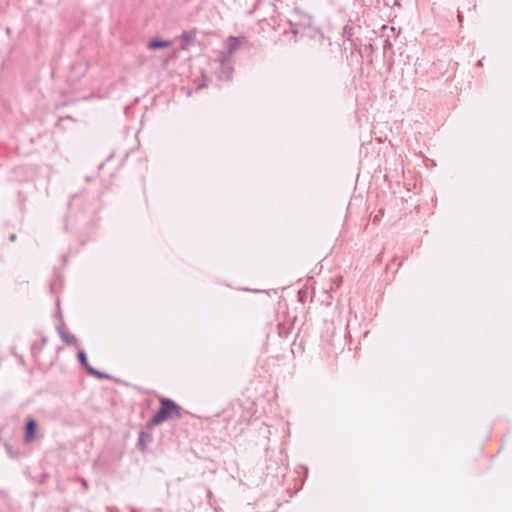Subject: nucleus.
Here are the masks:
<instances>
[{"label": "nucleus", "mask_w": 512, "mask_h": 512, "mask_svg": "<svg viewBox=\"0 0 512 512\" xmlns=\"http://www.w3.org/2000/svg\"><path fill=\"white\" fill-rule=\"evenodd\" d=\"M196 39V31L191 30L188 32H184L180 36V48L182 50H187L191 44L195 42Z\"/></svg>", "instance_id": "obj_2"}, {"label": "nucleus", "mask_w": 512, "mask_h": 512, "mask_svg": "<svg viewBox=\"0 0 512 512\" xmlns=\"http://www.w3.org/2000/svg\"><path fill=\"white\" fill-rule=\"evenodd\" d=\"M181 408L174 401L168 398L160 399V408L151 419V425H158L170 418L179 417Z\"/></svg>", "instance_id": "obj_1"}, {"label": "nucleus", "mask_w": 512, "mask_h": 512, "mask_svg": "<svg viewBox=\"0 0 512 512\" xmlns=\"http://www.w3.org/2000/svg\"><path fill=\"white\" fill-rule=\"evenodd\" d=\"M37 424L35 420L31 419L26 424L25 442L30 443L36 438Z\"/></svg>", "instance_id": "obj_3"}, {"label": "nucleus", "mask_w": 512, "mask_h": 512, "mask_svg": "<svg viewBox=\"0 0 512 512\" xmlns=\"http://www.w3.org/2000/svg\"><path fill=\"white\" fill-rule=\"evenodd\" d=\"M63 339L67 343H72L74 341V337L73 336H69V335H66V334H63Z\"/></svg>", "instance_id": "obj_7"}, {"label": "nucleus", "mask_w": 512, "mask_h": 512, "mask_svg": "<svg viewBox=\"0 0 512 512\" xmlns=\"http://www.w3.org/2000/svg\"><path fill=\"white\" fill-rule=\"evenodd\" d=\"M241 43H242V41L240 38L230 37L227 40V47L229 49V52H233L236 49H238L240 47Z\"/></svg>", "instance_id": "obj_6"}, {"label": "nucleus", "mask_w": 512, "mask_h": 512, "mask_svg": "<svg viewBox=\"0 0 512 512\" xmlns=\"http://www.w3.org/2000/svg\"><path fill=\"white\" fill-rule=\"evenodd\" d=\"M78 357H79V360L81 361V363L88 369V371L91 373V374H94V375H97V376H102L99 372L95 371L92 367H90V365L88 364V361H87V357H86V354L84 351H80L79 354H78Z\"/></svg>", "instance_id": "obj_5"}, {"label": "nucleus", "mask_w": 512, "mask_h": 512, "mask_svg": "<svg viewBox=\"0 0 512 512\" xmlns=\"http://www.w3.org/2000/svg\"><path fill=\"white\" fill-rule=\"evenodd\" d=\"M170 45H171L170 41L152 40L148 43L147 47L150 50H155L158 48H167Z\"/></svg>", "instance_id": "obj_4"}]
</instances>
